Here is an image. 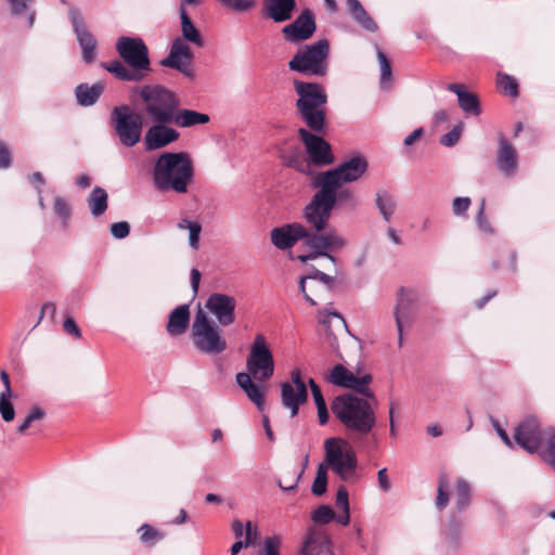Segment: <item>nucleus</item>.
<instances>
[{
  "instance_id": "1",
  "label": "nucleus",
  "mask_w": 555,
  "mask_h": 555,
  "mask_svg": "<svg viewBox=\"0 0 555 555\" xmlns=\"http://www.w3.org/2000/svg\"><path fill=\"white\" fill-rule=\"evenodd\" d=\"M331 410L349 436L364 437L376 425V413L370 401L351 392L336 396Z\"/></svg>"
},
{
  "instance_id": "2",
  "label": "nucleus",
  "mask_w": 555,
  "mask_h": 555,
  "mask_svg": "<svg viewBox=\"0 0 555 555\" xmlns=\"http://www.w3.org/2000/svg\"><path fill=\"white\" fill-rule=\"evenodd\" d=\"M193 177V164L185 152L160 154L153 169L154 185L159 191L172 190L177 193H186Z\"/></svg>"
},
{
  "instance_id": "3",
  "label": "nucleus",
  "mask_w": 555,
  "mask_h": 555,
  "mask_svg": "<svg viewBox=\"0 0 555 555\" xmlns=\"http://www.w3.org/2000/svg\"><path fill=\"white\" fill-rule=\"evenodd\" d=\"M179 16L181 21L182 39L172 40L170 51L166 57L160 60L159 64L164 67L172 68L182 74L190 80L195 78L193 67L194 54L192 49L184 42H191L197 47L204 46V39L201 31L192 22L186 9L179 8Z\"/></svg>"
},
{
  "instance_id": "4",
  "label": "nucleus",
  "mask_w": 555,
  "mask_h": 555,
  "mask_svg": "<svg viewBox=\"0 0 555 555\" xmlns=\"http://www.w3.org/2000/svg\"><path fill=\"white\" fill-rule=\"evenodd\" d=\"M294 88L298 94L296 101L297 112L306 126L317 133H325L327 94L322 85L294 80Z\"/></svg>"
},
{
  "instance_id": "5",
  "label": "nucleus",
  "mask_w": 555,
  "mask_h": 555,
  "mask_svg": "<svg viewBox=\"0 0 555 555\" xmlns=\"http://www.w3.org/2000/svg\"><path fill=\"white\" fill-rule=\"evenodd\" d=\"M144 112L152 121L172 122L180 106L179 96L163 85H144L140 88Z\"/></svg>"
},
{
  "instance_id": "6",
  "label": "nucleus",
  "mask_w": 555,
  "mask_h": 555,
  "mask_svg": "<svg viewBox=\"0 0 555 555\" xmlns=\"http://www.w3.org/2000/svg\"><path fill=\"white\" fill-rule=\"evenodd\" d=\"M328 40L320 39L299 49L288 62V68L301 75L323 77L328 68Z\"/></svg>"
},
{
  "instance_id": "7",
  "label": "nucleus",
  "mask_w": 555,
  "mask_h": 555,
  "mask_svg": "<svg viewBox=\"0 0 555 555\" xmlns=\"http://www.w3.org/2000/svg\"><path fill=\"white\" fill-rule=\"evenodd\" d=\"M192 338L196 349L206 354H220L228 347L219 325L201 309L197 310L193 320Z\"/></svg>"
},
{
  "instance_id": "8",
  "label": "nucleus",
  "mask_w": 555,
  "mask_h": 555,
  "mask_svg": "<svg viewBox=\"0 0 555 555\" xmlns=\"http://www.w3.org/2000/svg\"><path fill=\"white\" fill-rule=\"evenodd\" d=\"M111 124L119 141L127 147L134 146L141 139L143 120L128 105L115 106L112 111Z\"/></svg>"
},
{
  "instance_id": "9",
  "label": "nucleus",
  "mask_w": 555,
  "mask_h": 555,
  "mask_svg": "<svg viewBox=\"0 0 555 555\" xmlns=\"http://www.w3.org/2000/svg\"><path fill=\"white\" fill-rule=\"evenodd\" d=\"M246 367L245 374L253 375L259 383H266L274 374L273 354L262 334H257L254 338L246 359Z\"/></svg>"
},
{
  "instance_id": "10",
  "label": "nucleus",
  "mask_w": 555,
  "mask_h": 555,
  "mask_svg": "<svg viewBox=\"0 0 555 555\" xmlns=\"http://www.w3.org/2000/svg\"><path fill=\"white\" fill-rule=\"evenodd\" d=\"M306 234L305 246L315 250L320 257H325L333 263L337 262V258L332 253L341 250L347 245V241L339 235L335 228L327 227L326 230L306 228Z\"/></svg>"
},
{
  "instance_id": "11",
  "label": "nucleus",
  "mask_w": 555,
  "mask_h": 555,
  "mask_svg": "<svg viewBox=\"0 0 555 555\" xmlns=\"http://www.w3.org/2000/svg\"><path fill=\"white\" fill-rule=\"evenodd\" d=\"M116 50L122 61L138 74L146 75L152 70L147 46L140 37H119Z\"/></svg>"
},
{
  "instance_id": "12",
  "label": "nucleus",
  "mask_w": 555,
  "mask_h": 555,
  "mask_svg": "<svg viewBox=\"0 0 555 555\" xmlns=\"http://www.w3.org/2000/svg\"><path fill=\"white\" fill-rule=\"evenodd\" d=\"M318 191L302 209V218L311 230H326L334 210L330 195L322 186H314Z\"/></svg>"
},
{
  "instance_id": "13",
  "label": "nucleus",
  "mask_w": 555,
  "mask_h": 555,
  "mask_svg": "<svg viewBox=\"0 0 555 555\" xmlns=\"http://www.w3.org/2000/svg\"><path fill=\"white\" fill-rule=\"evenodd\" d=\"M340 439L328 438L324 442L326 461L343 481H348L357 474L358 460L352 450L344 452Z\"/></svg>"
},
{
  "instance_id": "14",
  "label": "nucleus",
  "mask_w": 555,
  "mask_h": 555,
  "mask_svg": "<svg viewBox=\"0 0 555 555\" xmlns=\"http://www.w3.org/2000/svg\"><path fill=\"white\" fill-rule=\"evenodd\" d=\"M309 128H299L298 137L305 145L311 167H324L334 164L335 156L331 144L321 135Z\"/></svg>"
},
{
  "instance_id": "15",
  "label": "nucleus",
  "mask_w": 555,
  "mask_h": 555,
  "mask_svg": "<svg viewBox=\"0 0 555 555\" xmlns=\"http://www.w3.org/2000/svg\"><path fill=\"white\" fill-rule=\"evenodd\" d=\"M367 168V160L361 155H356L343 162L335 168L319 172L315 175V178L350 183L359 180L365 173Z\"/></svg>"
},
{
  "instance_id": "16",
  "label": "nucleus",
  "mask_w": 555,
  "mask_h": 555,
  "mask_svg": "<svg viewBox=\"0 0 555 555\" xmlns=\"http://www.w3.org/2000/svg\"><path fill=\"white\" fill-rule=\"evenodd\" d=\"M68 18L82 50L83 62L86 64L93 63L96 59V39L88 29L80 10L72 5L68 10Z\"/></svg>"
},
{
  "instance_id": "17",
  "label": "nucleus",
  "mask_w": 555,
  "mask_h": 555,
  "mask_svg": "<svg viewBox=\"0 0 555 555\" xmlns=\"http://www.w3.org/2000/svg\"><path fill=\"white\" fill-rule=\"evenodd\" d=\"M317 30L315 15L312 10L305 9L294 22L282 28L284 39L289 43H299L310 39Z\"/></svg>"
},
{
  "instance_id": "18",
  "label": "nucleus",
  "mask_w": 555,
  "mask_h": 555,
  "mask_svg": "<svg viewBox=\"0 0 555 555\" xmlns=\"http://www.w3.org/2000/svg\"><path fill=\"white\" fill-rule=\"evenodd\" d=\"M542 430L535 416L525 418L515 428L516 443L530 454L537 453L542 442Z\"/></svg>"
},
{
  "instance_id": "19",
  "label": "nucleus",
  "mask_w": 555,
  "mask_h": 555,
  "mask_svg": "<svg viewBox=\"0 0 555 555\" xmlns=\"http://www.w3.org/2000/svg\"><path fill=\"white\" fill-rule=\"evenodd\" d=\"M205 307L216 317L218 325L225 327L235 322L236 300L233 296L212 293L207 298Z\"/></svg>"
},
{
  "instance_id": "20",
  "label": "nucleus",
  "mask_w": 555,
  "mask_h": 555,
  "mask_svg": "<svg viewBox=\"0 0 555 555\" xmlns=\"http://www.w3.org/2000/svg\"><path fill=\"white\" fill-rule=\"evenodd\" d=\"M144 135V147L147 152L156 151L166 147L170 143L176 142L180 133L169 125L173 122L167 121H153Z\"/></svg>"
},
{
  "instance_id": "21",
  "label": "nucleus",
  "mask_w": 555,
  "mask_h": 555,
  "mask_svg": "<svg viewBox=\"0 0 555 555\" xmlns=\"http://www.w3.org/2000/svg\"><path fill=\"white\" fill-rule=\"evenodd\" d=\"M344 184L345 183L341 182L314 177L311 186H322L325 193L330 195L334 208L336 206H347L350 209H354L358 205V201L350 189L341 188Z\"/></svg>"
},
{
  "instance_id": "22",
  "label": "nucleus",
  "mask_w": 555,
  "mask_h": 555,
  "mask_svg": "<svg viewBox=\"0 0 555 555\" xmlns=\"http://www.w3.org/2000/svg\"><path fill=\"white\" fill-rule=\"evenodd\" d=\"M306 235V227L299 222H293L274 228L271 231V242L276 248L286 250L300 240L305 242Z\"/></svg>"
},
{
  "instance_id": "23",
  "label": "nucleus",
  "mask_w": 555,
  "mask_h": 555,
  "mask_svg": "<svg viewBox=\"0 0 555 555\" xmlns=\"http://www.w3.org/2000/svg\"><path fill=\"white\" fill-rule=\"evenodd\" d=\"M300 555H334L330 537L320 529L309 528Z\"/></svg>"
},
{
  "instance_id": "24",
  "label": "nucleus",
  "mask_w": 555,
  "mask_h": 555,
  "mask_svg": "<svg viewBox=\"0 0 555 555\" xmlns=\"http://www.w3.org/2000/svg\"><path fill=\"white\" fill-rule=\"evenodd\" d=\"M517 152L513 144L503 135L499 137L496 156L498 169L505 176H512L517 168Z\"/></svg>"
},
{
  "instance_id": "25",
  "label": "nucleus",
  "mask_w": 555,
  "mask_h": 555,
  "mask_svg": "<svg viewBox=\"0 0 555 555\" xmlns=\"http://www.w3.org/2000/svg\"><path fill=\"white\" fill-rule=\"evenodd\" d=\"M296 8V0H263V13L274 23L289 21Z\"/></svg>"
},
{
  "instance_id": "26",
  "label": "nucleus",
  "mask_w": 555,
  "mask_h": 555,
  "mask_svg": "<svg viewBox=\"0 0 555 555\" xmlns=\"http://www.w3.org/2000/svg\"><path fill=\"white\" fill-rule=\"evenodd\" d=\"M253 375L240 372L235 376L237 386L245 392L247 398L262 412L264 410V386L261 383L253 382Z\"/></svg>"
},
{
  "instance_id": "27",
  "label": "nucleus",
  "mask_w": 555,
  "mask_h": 555,
  "mask_svg": "<svg viewBox=\"0 0 555 555\" xmlns=\"http://www.w3.org/2000/svg\"><path fill=\"white\" fill-rule=\"evenodd\" d=\"M416 299V295L412 291L400 289V296L395 308L396 325L399 334L398 343L402 346V327L403 322L409 321L412 315V306Z\"/></svg>"
},
{
  "instance_id": "28",
  "label": "nucleus",
  "mask_w": 555,
  "mask_h": 555,
  "mask_svg": "<svg viewBox=\"0 0 555 555\" xmlns=\"http://www.w3.org/2000/svg\"><path fill=\"white\" fill-rule=\"evenodd\" d=\"M447 90L457 95L459 106L472 116H479L481 114L480 101L477 94L468 91L463 83H449Z\"/></svg>"
},
{
  "instance_id": "29",
  "label": "nucleus",
  "mask_w": 555,
  "mask_h": 555,
  "mask_svg": "<svg viewBox=\"0 0 555 555\" xmlns=\"http://www.w3.org/2000/svg\"><path fill=\"white\" fill-rule=\"evenodd\" d=\"M190 304L176 307L168 315L166 331L169 336H180L186 332L190 325Z\"/></svg>"
},
{
  "instance_id": "30",
  "label": "nucleus",
  "mask_w": 555,
  "mask_h": 555,
  "mask_svg": "<svg viewBox=\"0 0 555 555\" xmlns=\"http://www.w3.org/2000/svg\"><path fill=\"white\" fill-rule=\"evenodd\" d=\"M281 401L294 417L298 414L300 405L308 401V391L298 390L291 383L284 382L281 384Z\"/></svg>"
},
{
  "instance_id": "31",
  "label": "nucleus",
  "mask_w": 555,
  "mask_h": 555,
  "mask_svg": "<svg viewBox=\"0 0 555 555\" xmlns=\"http://www.w3.org/2000/svg\"><path fill=\"white\" fill-rule=\"evenodd\" d=\"M104 91L102 82H95L89 86L87 82L79 83L75 88V96L80 106H92L98 102Z\"/></svg>"
},
{
  "instance_id": "32",
  "label": "nucleus",
  "mask_w": 555,
  "mask_h": 555,
  "mask_svg": "<svg viewBox=\"0 0 555 555\" xmlns=\"http://www.w3.org/2000/svg\"><path fill=\"white\" fill-rule=\"evenodd\" d=\"M348 13L352 20L359 24L363 29L375 33L378 29L376 22L366 12L364 7L359 0H346Z\"/></svg>"
},
{
  "instance_id": "33",
  "label": "nucleus",
  "mask_w": 555,
  "mask_h": 555,
  "mask_svg": "<svg viewBox=\"0 0 555 555\" xmlns=\"http://www.w3.org/2000/svg\"><path fill=\"white\" fill-rule=\"evenodd\" d=\"M173 119V125L181 128H191L198 125L208 124L210 117L208 114L189 108H180L179 106Z\"/></svg>"
},
{
  "instance_id": "34",
  "label": "nucleus",
  "mask_w": 555,
  "mask_h": 555,
  "mask_svg": "<svg viewBox=\"0 0 555 555\" xmlns=\"http://www.w3.org/2000/svg\"><path fill=\"white\" fill-rule=\"evenodd\" d=\"M101 66L121 81H141L145 78V74H138L132 68H127L119 60L102 62Z\"/></svg>"
},
{
  "instance_id": "35",
  "label": "nucleus",
  "mask_w": 555,
  "mask_h": 555,
  "mask_svg": "<svg viewBox=\"0 0 555 555\" xmlns=\"http://www.w3.org/2000/svg\"><path fill=\"white\" fill-rule=\"evenodd\" d=\"M87 203L91 215L95 218L101 217L107 209L108 194L103 188L96 185L89 194Z\"/></svg>"
},
{
  "instance_id": "36",
  "label": "nucleus",
  "mask_w": 555,
  "mask_h": 555,
  "mask_svg": "<svg viewBox=\"0 0 555 555\" xmlns=\"http://www.w3.org/2000/svg\"><path fill=\"white\" fill-rule=\"evenodd\" d=\"M375 205L383 219L389 222L397 208L395 196L386 190H379L375 196Z\"/></svg>"
},
{
  "instance_id": "37",
  "label": "nucleus",
  "mask_w": 555,
  "mask_h": 555,
  "mask_svg": "<svg viewBox=\"0 0 555 555\" xmlns=\"http://www.w3.org/2000/svg\"><path fill=\"white\" fill-rule=\"evenodd\" d=\"M353 380L354 374L340 363L334 365L327 376L328 383L346 389H350L352 387Z\"/></svg>"
},
{
  "instance_id": "38",
  "label": "nucleus",
  "mask_w": 555,
  "mask_h": 555,
  "mask_svg": "<svg viewBox=\"0 0 555 555\" xmlns=\"http://www.w3.org/2000/svg\"><path fill=\"white\" fill-rule=\"evenodd\" d=\"M284 165L308 177L315 175V171L311 167L309 159L304 157L299 152L289 154L284 157Z\"/></svg>"
},
{
  "instance_id": "39",
  "label": "nucleus",
  "mask_w": 555,
  "mask_h": 555,
  "mask_svg": "<svg viewBox=\"0 0 555 555\" xmlns=\"http://www.w3.org/2000/svg\"><path fill=\"white\" fill-rule=\"evenodd\" d=\"M472 488L469 483L459 478L455 483V506L459 512H463L470 504Z\"/></svg>"
},
{
  "instance_id": "40",
  "label": "nucleus",
  "mask_w": 555,
  "mask_h": 555,
  "mask_svg": "<svg viewBox=\"0 0 555 555\" xmlns=\"http://www.w3.org/2000/svg\"><path fill=\"white\" fill-rule=\"evenodd\" d=\"M450 501L449 495V477L447 473H440L438 476V488H437V498H436V506L439 511H442L447 507Z\"/></svg>"
},
{
  "instance_id": "41",
  "label": "nucleus",
  "mask_w": 555,
  "mask_h": 555,
  "mask_svg": "<svg viewBox=\"0 0 555 555\" xmlns=\"http://www.w3.org/2000/svg\"><path fill=\"white\" fill-rule=\"evenodd\" d=\"M138 531L140 534V541L146 546H154L158 541L165 538V533L152 527L149 524H143Z\"/></svg>"
},
{
  "instance_id": "42",
  "label": "nucleus",
  "mask_w": 555,
  "mask_h": 555,
  "mask_svg": "<svg viewBox=\"0 0 555 555\" xmlns=\"http://www.w3.org/2000/svg\"><path fill=\"white\" fill-rule=\"evenodd\" d=\"M327 491V466L320 464L311 487V492L315 496H321Z\"/></svg>"
},
{
  "instance_id": "43",
  "label": "nucleus",
  "mask_w": 555,
  "mask_h": 555,
  "mask_svg": "<svg viewBox=\"0 0 555 555\" xmlns=\"http://www.w3.org/2000/svg\"><path fill=\"white\" fill-rule=\"evenodd\" d=\"M545 434L547 435V447L540 455L555 473V429L550 427L545 430Z\"/></svg>"
},
{
  "instance_id": "44",
  "label": "nucleus",
  "mask_w": 555,
  "mask_h": 555,
  "mask_svg": "<svg viewBox=\"0 0 555 555\" xmlns=\"http://www.w3.org/2000/svg\"><path fill=\"white\" fill-rule=\"evenodd\" d=\"M498 86L505 94H508L512 98H517L519 95L518 81L508 74L498 75Z\"/></svg>"
},
{
  "instance_id": "45",
  "label": "nucleus",
  "mask_w": 555,
  "mask_h": 555,
  "mask_svg": "<svg viewBox=\"0 0 555 555\" xmlns=\"http://www.w3.org/2000/svg\"><path fill=\"white\" fill-rule=\"evenodd\" d=\"M282 539L278 534L266 537L257 555H281Z\"/></svg>"
},
{
  "instance_id": "46",
  "label": "nucleus",
  "mask_w": 555,
  "mask_h": 555,
  "mask_svg": "<svg viewBox=\"0 0 555 555\" xmlns=\"http://www.w3.org/2000/svg\"><path fill=\"white\" fill-rule=\"evenodd\" d=\"M372 382L371 374H364L361 377H358L354 374V380L352 383V387L350 389L362 395L365 399H375L374 392L369 388V384Z\"/></svg>"
},
{
  "instance_id": "47",
  "label": "nucleus",
  "mask_w": 555,
  "mask_h": 555,
  "mask_svg": "<svg viewBox=\"0 0 555 555\" xmlns=\"http://www.w3.org/2000/svg\"><path fill=\"white\" fill-rule=\"evenodd\" d=\"M460 533H461V524L455 517H452L448 521L447 527V539L450 543V546L453 550H457L460 547Z\"/></svg>"
},
{
  "instance_id": "48",
  "label": "nucleus",
  "mask_w": 555,
  "mask_h": 555,
  "mask_svg": "<svg viewBox=\"0 0 555 555\" xmlns=\"http://www.w3.org/2000/svg\"><path fill=\"white\" fill-rule=\"evenodd\" d=\"M377 57L380 66V87L384 88L385 83L392 77V68L387 55L379 48H377Z\"/></svg>"
},
{
  "instance_id": "49",
  "label": "nucleus",
  "mask_w": 555,
  "mask_h": 555,
  "mask_svg": "<svg viewBox=\"0 0 555 555\" xmlns=\"http://www.w3.org/2000/svg\"><path fill=\"white\" fill-rule=\"evenodd\" d=\"M463 129H464V124L462 121H459L452 128V130H450L449 132H447L446 134L440 137L439 143L447 147L454 146L459 142L461 134L463 132Z\"/></svg>"
},
{
  "instance_id": "50",
  "label": "nucleus",
  "mask_w": 555,
  "mask_h": 555,
  "mask_svg": "<svg viewBox=\"0 0 555 555\" xmlns=\"http://www.w3.org/2000/svg\"><path fill=\"white\" fill-rule=\"evenodd\" d=\"M335 518V513L328 505H320L312 513V520L315 524L327 525Z\"/></svg>"
},
{
  "instance_id": "51",
  "label": "nucleus",
  "mask_w": 555,
  "mask_h": 555,
  "mask_svg": "<svg viewBox=\"0 0 555 555\" xmlns=\"http://www.w3.org/2000/svg\"><path fill=\"white\" fill-rule=\"evenodd\" d=\"M476 223H477L478 229L481 232L487 233V234L493 233V228L486 215V199L485 198H482L479 203V208L476 214Z\"/></svg>"
},
{
  "instance_id": "52",
  "label": "nucleus",
  "mask_w": 555,
  "mask_h": 555,
  "mask_svg": "<svg viewBox=\"0 0 555 555\" xmlns=\"http://www.w3.org/2000/svg\"><path fill=\"white\" fill-rule=\"evenodd\" d=\"M44 416H46V412L43 409H41L40 406H34L29 411V413L27 414V416L25 417L23 423L17 427V433L20 435L25 434V431L30 427V425L34 422L42 420Z\"/></svg>"
},
{
  "instance_id": "53",
  "label": "nucleus",
  "mask_w": 555,
  "mask_h": 555,
  "mask_svg": "<svg viewBox=\"0 0 555 555\" xmlns=\"http://www.w3.org/2000/svg\"><path fill=\"white\" fill-rule=\"evenodd\" d=\"M13 396H7V393H0V414L4 422H11L15 417V410L10 401Z\"/></svg>"
},
{
  "instance_id": "54",
  "label": "nucleus",
  "mask_w": 555,
  "mask_h": 555,
  "mask_svg": "<svg viewBox=\"0 0 555 555\" xmlns=\"http://www.w3.org/2000/svg\"><path fill=\"white\" fill-rule=\"evenodd\" d=\"M53 209L55 215L62 219L64 227H66L70 218V207L67 202L61 196H55Z\"/></svg>"
},
{
  "instance_id": "55",
  "label": "nucleus",
  "mask_w": 555,
  "mask_h": 555,
  "mask_svg": "<svg viewBox=\"0 0 555 555\" xmlns=\"http://www.w3.org/2000/svg\"><path fill=\"white\" fill-rule=\"evenodd\" d=\"M182 222L188 224L186 228L189 230V243H190L191 247H193L194 249H197L198 248L199 234H201V231H202L201 224L198 222H196V221H190V220H186V219H183Z\"/></svg>"
},
{
  "instance_id": "56",
  "label": "nucleus",
  "mask_w": 555,
  "mask_h": 555,
  "mask_svg": "<svg viewBox=\"0 0 555 555\" xmlns=\"http://www.w3.org/2000/svg\"><path fill=\"white\" fill-rule=\"evenodd\" d=\"M222 4L235 12H245L256 5L255 0H220Z\"/></svg>"
},
{
  "instance_id": "57",
  "label": "nucleus",
  "mask_w": 555,
  "mask_h": 555,
  "mask_svg": "<svg viewBox=\"0 0 555 555\" xmlns=\"http://www.w3.org/2000/svg\"><path fill=\"white\" fill-rule=\"evenodd\" d=\"M251 522L246 524V533L244 540L235 541L231 546V555H237L242 548L255 545V541L250 539Z\"/></svg>"
},
{
  "instance_id": "58",
  "label": "nucleus",
  "mask_w": 555,
  "mask_h": 555,
  "mask_svg": "<svg viewBox=\"0 0 555 555\" xmlns=\"http://www.w3.org/2000/svg\"><path fill=\"white\" fill-rule=\"evenodd\" d=\"M470 205L469 197H455L452 203V211L455 216H465Z\"/></svg>"
},
{
  "instance_id": "59",
  "label": "nucleus",
  "mask_w": 555,
  "mask_h": 555,
  "mask_svg": "<svg viewBox=\"0 0 555 555\" xmlns=\"http://www.w3.org/2000/svg\"><path fill=\"white\" fill-rule=\"evenodd\" d=\"M130 233V224L127 221H119L111 224V234L116 240H122Z\"/></svg>"
},
{
  "instance_id": "60",
  "label": "nucleus",
  "mask_w": 555,
  "mask_h": 555,
  "mask_svg": "<svg viewBox=\"0 0 555 555\" xmlns=\"http://www.w3.org/2000/svg\"><path fill=\"white\" fill-rule=\"evenodd\" d=\"M310 280H318L324 283L328 289H332L334 286V278L324 273L323 271L317 269L315 267H311V273L308 274Z\"/></svg>"
},
{
  "instance_id": "61",
  "label": "nucleus",
  "mask_w": 555,
  "mask_h": 555,
  "mask_svg": "<svg viewBox=\"0 0 555 555\" xmlns=\"http://www.w3.org/2000/svg\"><path fill=\"white\" fill-rule=\"evenodd\" d=\"M63 331L66 334L74 336L76 339H79L82 336L81 330L79 328V326L76 323V321L74 320V318H72L70 315H67L64 319Z\"/></svg>"
},
{
  "instance_id": "62",
  "label": "nucleus",
  "mask_w": 555,
  "mask_h": 555,
  "mask_svg": "<svg viewBox=\"0 0 555 555\" xmlns=\"http://www.w3.org/2000/svg\"><path fill=\"white\" fill-rule=\"evenodd\" d=\"M308 385L310 387V390H311V393H312L315 406L319 408V406H322V405H326V402H325V399L323 397L322 390H321L320 386L315 383V380L310 377L308 379Z\"/></svg>"
},
{
  "instance_id": "63",
  "label": "nucleus",
  "mask_w": 555,
  "mask_h": 555,
  "mask_svg": "<svg viewBox=\"0 0 555 555\" xmlns=\"http://www.w3.org/2000/svg\"><path fill=\"white\" fill-rule=\"evenodd\" d=\"M336 506L339 509H350L349 493L345 486H339L336 493Z\"/></svg>"
},
{
  "instance_id": "64",
  "label": "nucleus",
  "mask_w": 555,
  "mask_h": 555,
  "mask_svg": "<svg viewBox=\"0 0 555 555\" xmlns=\"http://www.w3.org/2000/svg\"><path fill=\"white\" fill-rule=\"evenodd\" d=\"M34 0H8L13 15H21Z\"/></svg>"
}]
</instances>
